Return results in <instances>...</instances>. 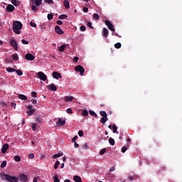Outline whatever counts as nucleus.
<instances>
[{"label": "nucleus", "mask_w": 182, "mask_h": 182, "mask_svg": "<svg viewBox=\"0 0 182 182\" xmlns=\"http://www.w3.org/2000/svg\"><path fill=\"white\" fill-rule=\"evenodd\" d=\"M53 77H54V79H62V75H60V73L55 71L53 73Z\"/></svg>", "instance_id": "obj_14"}, {"label": "nucleus", "mask_w": 182, "mask_h": 182, "mask_svg": "<svg viewBox=\"0 0 182 182\" xmlns=\"http://www.w3.org/2000/svg\"><path fill=\"white\" fill-rule=\"evenodd\" d=\"M66 18H68V16H66V14H62L58 17V18L60 19H66Z\"/></svg>", "instance_id": "obj_43"}, {"label": "nucleus", "mask_w": 182, "mask_h": 182, "mask_svg": "<svg viewBox=\"0 0 182 182\" xmlns=\"http://www.w3.org/2000/svg\"><path fill=\"white\" fill-rule=\"evenodd\" d=\"M114 48H116V49H120V48H122V43H115Z\"/></svg>", "instance_id": "obj_35"}, {"label": "nucleus", "mask_w": 182, "mask_h": 182, "mask_svg": "<svg viewBox=\"0 0 182 182\" xmlns=\"http://www.w3.org/2000/svg\"><path fill=\"white\" fill-rule=\"evenodd\" d=\"M63 156V154L58 153L53 156V159H59V157H62Z\"/></svg>", "instance_id": "obj_25"}, {"label": "nucleus", "mask_w": 182, "mask_h": 182, "mask_svg": "<svg viewBox=\"0 0 182 182\" xmlns=\"http://www.w3.org/2000/svg\"><path fill=\"white\" fill-rule=\"evenodd\" d=\"M136 178H137V176L134 173H131L127 176V181L130 182L136 181Z\"/></svg>", "instance_id": "obj_5"}, {"label": "nucleus", "mask_w": 182, "mask_h": 182, "mask_svg": "<svg viewBox=\"0 0 182 182\" xmlns=\"http://www.w3.org/2000/svg\"><path fill=\"white\" fill-rule=\"evenodd\" d=\"M157 146H159V144L156 141H154L151 144V147H157Z\"/></svg>", "instance_id": "obj_41"}, {"label": "nucleus", "mask_w": 182, "mask_h": 182, "mask_svg": "<svg viewBox=\"0 0 182 182\" xmlns=\"http://www.w3.org/2000/svg\"><path fill=\"white\" fill-rule=\"evenodd\" d=\"M9 45L12 46L14 50H18V42H16L15 40H11L9 42Z\"/></svg>", "instance_id": "obj_8"}, {"label": "nucleus", "mask_w": 182, "mask_h": 182, "mask_svg": "<svg viewBox=\"0 0 182 182\" xmlns=\"http://www.w3.org/2000/svg\"><path fill=\"white\" fill-rule=\"evenodd\" d=\"M6 12H14L15 11V6L12 4H9L6 9Z\"/></svg>", "instance_id": "obj_13"}, {"label": "nucleus", "mask_w": 182, "mask_h": 182, "mask_svg": "<svg viewBox=\"0 0 182 182\" xmlns=\"http://www.w3.org/2000/svg\"><path fill=\"white\" fill-rule=\"evenodd\" d=\"M75 70V72H80L81 76H83V73H85V68L82 65H77Z\"/></svg>", "instance_id": "obj_6"}, {"label": "nucleus", "mask_w": 182, "mask_h": 182, "mask_svg": "<svg viewBox=\"0 0 182 182\" xmlns=\"http://www.w3.org/2000/svg\"><path fill=\"white\" fill-rule=\"evenodd\" d=\"M28 158L29 159H34L35 158V155L33 154H28Z\"/></svg>", "instance_id": "obj_56"}, {"label": "nucleus", "mask_w": 182, "mask_h": 182, "mask_svg": "<svg viewBox=\"0 0 182 182\" xmlns=\"http://www.w3.org/2000/svg\"><path fill=\"white\" fill-rule=\"evenodd\" d=\"M25 58L26 60H35V55H32L31 53H27L25 55Z\"/></svg>", "instance_id": "obj_12"}, {"label": "nucleus", "mask_w": 182, "mask_h": 182, "mask_svg": "<svg viewBox=\"0 0 182 182\" xmlns=\"http://www.w3.org/2000/svg\"><path fill=\"white\" fill-rule=\"evenodd\" d=\"M63 5L66 9H69L70 8V3H69V1L64 0Z\"/></svg>", "instance_id": "obj_18"}, {"label": "nucleus", "mask_w": 182, "mask_h": 182, "mask_svg": "<svg viewBox=\"0 0 182 182\" xmlns=\"http://www.w3.org/2000/svg\"><path fill=\"white\" fill-rule=\"evenodd\" d=\"M8 149H9V144H4L1 148V153L3 154H5V153H6V151H8Z\"/></svg>", "instance_id": "obj_15"}, {"label": "nucleus", "mask_w": 182, "mask_h": 182, "mask_svg": "<svg viewBox=\"0 0 182 182\" xmlns=\"http://www.w3.org/2000/svg\"><path fill=\"white\" fill-rule=\"evenodd\" d=\"M80 31L82 32H85V31H86V27L85 26H80Z\"/></svg>", "instance_id": "obj_53"}, {"label": "nucleus", "mask_w": 182, "mask_h": 182, "mask_svg": "<svg viewBox=\"0 0 182 182\" xmlns=\"http://www.w3.org/2000/svg\"><path fill=\"white\" fill-rule=\"evenodd\" d=\"M31 96H32V97H36V96H38V93H36V92H35V91H33L31 92Z\"/></svg>", "instance_id": "obj_48"}, {"label": "nucleus", "mask_w": 182, "mask_h": 182, "mask_svg": "<svg viewBox=\"0 0 182 182\" xmlns=\"http://www.w3.org/2000/svg\"><path fill=\"white\" fill-rule=\"evenodd\" d=\"M100 116H102V117H107V113H106L105 111H100Z\"/></svg>", "instance_id": "obj_32"}, {"label": "nucleus", "mask_w": 182, "mask_h": 182, "mask_svg": "<svg viewBox=\"0 0 182 182\" xmlns=\"http://www.w3.org/2000/svg\"><path fill=\"white\" fill-rule=\"evenodd\" d=\"M78 136H80V137H82V136H83V131H79Z\"/></svg>", "instance_id": "obj_58"}, {"label": "nucleus", "mask_w": 182, "mask_h": 182, "mask_svg": "<svg viewBox=\"0 0 182 182\" xmlns=\"http://www.w3.org/2000/svg\"><path fill=\"white\" fill-rule=\"evenodd\" d=\"M11 4H13L14 6H19V5L21 4V3L18 1V0H12Z\"/></svg>", "instance_id": "obj_23"}, {"label": "nucleus", "mask_w": 182, "mask_h": 182, "mask_svg": "<svg viewBox=\"0 0 182 182\" xmlns=\"http://www.w3.org/2000/svg\"><path fill=\"white\" fill-rule=\"evenodd\" d=\"M76 140H77V136H75L72 139V143H75Z\"/></svg>", "instance_id": "obj_50"}, {"label": "nucleus", "mask_w": 182, "mask_h": 182, "mask_svg": "<svg viewBox=\"0 0 182 182\" xmlns=\"http://www.w3.org/2000/svg\"><path fill=\"white\" fill-rule=\"evenodd\" d=\"M59 164H60V162L59 161H57L54 164V168L56 170L58 167H59Z\"/></svg>", "instance_id": "obj_42"}, {"label": "nucleus", "mask_w": 182, "mask_h": 182, "mask_svg": "<svg viewBox=\"0 0 182 182\" xmlns=\"http://www.w3.org/2000/svg\"><path fill=\"white\" fill-rule=\"evenodd\" d=\"M56 23H58V25H63V21L60 20L57 21Z\"/></svg>", "instance_id": "obj_57"}, {"label": "nucleus", "mask_w": 182, "mask_h": 182, "mask_svg": "<svg viewBox=\"0 0 182 182\" xmlns=\"http://www.w3.org/2000/svg\"><path fill=\"white\" fill-rule=\"evenodd\" d=\"M37 75L39 79H41V80H43V82H46V80H48V77L46 76V75H45V73H43V72H38Z\"/></svg>", "instance_id": "obj_4"}, {"label": "nucleus", "mask_w": 182, "mask_h": 182, "mask_svg": "<svg viewBox=\"0 0 182 182\" xmlns=\"http://www.w3.org/2000/svg\"><path fill=\"white\" fill-rule=\"evenodd\" d=\"M100 122L102 124H105V123H106V122H107V117H102Z\"/></svg>", "instance_id": "obj_24"}, {"label": "nucleus", "mask_w": 182, "mask_h": 182, "mask_svg": "<svg viewBox=\"0 0 182 182\" xmlns=\"http://www.w3.org/2000/svg\"><path fill=\"white\" fill-rule=\"evenodd\" d=\"M112 130H113V133H119L117 132V127L116 126V124H114L112 125Z\"/></svg>", "instance_id": "obj_29"}, {"label": "nucleus", "mask_w": 182, "mask_h": 182, "mask_svg": "<svg viewBox=\"0 0 182 182\" xmlns=\"http://www.w3.org/2000/svg\"><path fill=\"white\" fill-rule=\"evenodd\" d=\"M38 127V125L36 124V123H33L31 125V128L33 132H36V127Z\"/></svg>", "instance_id": "obj_33"}, {"label": "nucleus", "mask_w": 182, "mask_h": 182, "mask_svg": "<svg viewBox=\"0 0 182 182\" xmlns=\"http://www.w3.org/2000/svg\"><path fill=\"white\" fill-rule=\"evenodd\" d=\"M47 18H48V21L53 19V14L51 13V14H48Z\"/></svg>", "instance_id": "obj_40"}, {"label": "nucleus", "mask_w": 182, "mask_h": 182, "mask_svg": "<svg viewBox=\"0 0 182 182\" xmlns=\"http://www.w3.org/2000/svg\"><path fill=\"white\" fill-rule=\"evenodd\" d=\"M109 144H111V146H114V139L113 138L110 137L109 139Z\"/></svg>", "instance_id": "obj_34"}, {"label": "nucleus", "mask_w": 182, "mask_h": 182, "mask_svg": "<svg viewBox=\"0 0 182 182\" xmlns=\"http://www.w3.org/2000/svg\"><path fill=\"white\" fill-rule=\"evenodd\" d=\"M30 25H31V26H32L33 28H36V23H33V22H32V21L30 22Z\"/></svg>", "instance_id": "obj_55"}, {"label": "nucleus", "mask_w": 182, "mask_h": 182, "mask_svg": "<svg viewBox=\"0 0 182 182\" xmlns=\"http://www.w3.org/2000/svg\"><path fill=\"white\" fill-rule=\"evenodd\" d=\"M87 26L90 28V29H93V26H92V22L88 21L87 23Z\"/></svg>", "instance_id": "obj_49"}, {"label": "nucleus", "mask_w": 182, "mask_h": 182, "mask_svg": "<svg viewBox=\"0 0 182 182\" xmlns=\"http://www.w3.org/2000/svg\"><path fill=\"white\" fill-rule=\"evenodd\" d=\"M73 99H74L73 96L65 97V102H73Z\"/></svg>", "instance_id": "obj_22"}, {"label": "nucleus", "mask_w": 182, "mask_h": 182, "mask_svg": "<svg viewBox=\"0 0 182 182\" xmlns=\"http://www.w3.org/2000/svg\"><path fill=\"white\" fill-rule=\"evenodd\" d=\"M36 6H35V5L31 6L32 11H38V7Z\"/></svg>", "instance_id": "obj_52"}, {"label": "nucleus", "mask_w": 182, "mask_h": 182, "mask_svg": "<svg viewBox=\"0 0 182 182\" xmlns=\"http://www.w3.org/2000/svg\"><path fill=\"white\" fill-rule=\"evenodd\" d=\"M102 36H103V38H107L109 36V30H107V28H104Z\"/></svg>", "instance_id": "obj_16"}, {"label": "nucleus", "mask_w": 182, "mask_h": 182, "mask_svg": "<svg viewBox=\"0 0 182 182\" xmlns=\"http://www.w3.org/2000/svg\"><path fill=\"white\" fill-rule=\"evenodd\" d=\"M66 112L70 113V114H72L73 113V111H72L70 108H68Z\"/></svg>", "instance_id": "obj_51"}, {"label": "nucleus", "mask_w": 182, "mask_h": 182, "mask_svg": "<svg viewBox=\"0 0 182 182\" xmlns=\"http://www.w3.org/2000/svg\"><path fill=\"white\" fill-rule=\"evenodd\" d=\"M73 181L75 182H82V178H80V176H73Z\"/></svg>", "instance_id": "obj_19"}, {"label": "nucleus", "mask_w": 182, "mask_h": 182, "mask_svg": "<svg viewBox=\"0 0 182 182\" xmlns=\"http://www.w3.org/2000/svg\"><path fill=\"white\" fill-rule=\"evenodd\" d=\"M35 5L36 6H41V5H42V0H36Z\"/></svg>", "instance_id": "obj_26"}, {"label": "nucleus", "mask_w": 182, "mask_h": 182, "mask_svg": "<svg viewBox=\"0 0 182 182\" xmlns=\"http://www.w3.org/2000/svg\"><path fill=\"white\" fill-rule=\"evenodd\" d=\"M74 147L75 149H77V147H79V144L74 142Z\"/></svg>", "instance_id": "obj_62"}, {"label": "nucleus", "mask_w": 182, "mask_h": 182, "mask_svg": "<svg viewBox=\"0 0 182 182\" xmlns=\"http://www.w3.org/2000/svg\"><path fill=\"white\" fill-rule=\"evenodd\" d=\"M82 148L84 149V150H86V149H87V144H85L82 146Z\"/></svg>", "instance_id": "obj_60"}, {"label": "nucleus", "mask_w": 182, "mask_h": 182, "mask_svg": "<svg viewBox=\"0 0 182 182\" xmlns=\"http://www.w3.org/2000/svg\"><path fill=\"white\" fill-rule=\"evenodd\" d=\"M36 121L37 123H42V122H43V119H42V118H41V117H36Z\"/></svg>", "instance_id": "obj_38"}, {"label": "nucleus", "mask_w": 182, "mask_h": 182, "mask_svg": "<svg viewBox=\"0 0 182 182\" xmlns=\"http://www.w3.org/2000/svg\"><path fill=\"white\" fill-rule=\"evenodd\" d=\"M65 48H66V45L60 46V48H59V51L60 52H64Z\"/></svg>", "instance_id": "obj_31"}, {"label": "nucleus", "mask_w": 182, "mask_h": 182, "mask_svg": "<svg viewBox=\"0 0 182 182\" xmlns=\"http://www.w3.org/2000/svg\"><path fill=\"white\" fill-rule=\"evenodd\" d=\"M127 151V146L122 147V153H126Z\"/></svg>", "instance_id": "obj_54"}, {"label": "nucleus", "mask_w": 182, "mask_h": 182, "mask_svg": "<svg viewBox=\"0 0 182 182\" xmlns=\"http://www.w3.org/2000/svg\"><path fill=\"white\" fill-rule=\"evenodd\" d=\"M45 2L47 4H52L53 2V0H45Z\"/></svg>", "instance_id": "obj_59"}, {"label": "nucleus", "mask_w": 182, "mask_h": 182, "mask_svg": "<svg viewBox=\"0 0 182 182\" xmlns=\"http://www.w3.org/2000/svg\"><path fill=\"white\" fill-rule=\"evenodd\" d=\"M31 100L33 105H36L38 103V101H36V100L32 99Z\"/></svg>", "instance_id": "obj_64"}, {"label": "nucleus", "mask_w": 182, "mask_h": 182, "mask_svg": "<svg viewBox=\"0 0 182 182\" xmlns=\"http://www.w3.org/2000/svg\"><path fill=\"white\" fill-rule=\"evenodd\" d=\"M65 124H66V121L61 118H59L58 121L56 122V125L58 126V127H60V126H65Z\"/></svg>", "instance_id": "obj_10"}, {"label": "nucleus", "mask_w": 182, "mask_h": 182, "mask_svg": "<svg viewBox=\"0 0 182 182\" xmlns=\"http://www.w3.org/2000/svg\"><path fill=\"white\" fill-rule=\"evenodd\" d=\"M14 160H15V161H17V162L21 161V156H19L18 155H16L14 156Z\"/></svg>", "instance_id": "obj_37"}, {"label": "nucleus", "mask_w": 182, "mask_h": 182, "mask_svg": "<svg viewBox=\"0 0 182 182\" xmlns=\"http://www.w3.org/2000/svg\"><path fill=\"white\" fill-rule=\"evenodd\" d=\"M53 180H54V182H60V181H59V178H58L57 175L54 176Z\"/></svg>", "instance_id": "obj_46"}, {"label": "nucleus", "mask_w": 182, "mask_h": 182, "mask_svg": "<svg viewBox=\"0 0 182 182\" xmlns=\"http://www.w3.org/2000/svg\"><path fill=\"white\" fill-rule=\"evenodd\" d=\"M55 31L58 35H63L64 33L63 30L59 26H55Z\"/></svg>", "instance_id": "obj_9"}, {"label": "nucleus", "mask_w": 182, "mask_h": 182, "mask_svg": "<svg viewBox=\"0 0 182 182\" xmlns=\"http://www.w3.org/2000/svg\"><path fill=\"white\" fill-rule=\"evenodd\" d=\"M89 113H90V114H91V116H95V117H97V114L96 112H95L94 111L90 110Z\"/></svg>", "instance_id": "obj_39"}, {"label": "nucleus", "mask_w": 182, "mask_h": 182, "mask_svg": "<svg viewBox=\"0 0 182 182\" xmlns=\"http://www.w3.org/2000/svg\"><path fill=\"white\" fill-rule=\"evenodd\" d=\"M13 60H14L15 62H18V60H19V56H18V54L15 53L13 54L11 56Z\"/></svg>", "instance_id": "obj_20"}, {"label": "nucleus", "mask_w": 182, "mask_h": 182, "mask_svg": "<svg viewBox=\"0 0 182 182\" xmlns=\"http://www.w3.org/2000/svg\"><path fill=\"white\" fill-rule=\"evenodd\" d=\"M33 106L32 105H28L27 106V109L28 110L26 111L27 114H28V116H32V114H33V112H36L35 108H33Z\"/></svg>", "instance_id": "obj_7"}, {"label": "nucleus", "mask_w": 182, "mask_h": 182, "mask_svg": "<svg viewBox=\"0 0 182 182\" xmlns=\"http://www.w3.org/2000/svg\"><path fill=\"white\" fill-rule=\"evenodd\" d=\"M21 43H23V45H29V41H28L25 39H22L21 40Z\"/></svg>", "instance_id": "obj_44"}, {"label": "nucleus", "mask_w": 182, "mask_h": 182, "mask_svg": "<svg viewBox=\"0 0 182 182\" xmlns=\"http://www.w3.org/2000/svg\"><path fill=\"white\" fill-rule=\"evenodd\" d=\"M105 23L107 26L108 29H109V31H112V32H114L116 31L114 26L109 20H105Z\"/></svg>", "instance_id": "obj_3"}, {"label": "nucleus", "mask_w": 182, "mask_h": 182, "mask_svg": "<svg viewBox=\"0 0 182 182\" xmlns=\"http://www.w3.org/2000/svg\"><path fill=\"white\" fill-rule=\"evenodd\" d=\"M106 153V148L102 149L100 152V154H101V156H103V154H105Z\"/></svg>", "instance_id": "obj_47"}, {"label": "nucleus", "mask_w": 182, "mask_h": 182, "mask_svg": "<svg viewBox=\"0 0 182 182\" xmlns=\"http://www.w3.org/2000/svg\"><path fill=\"white\" fill-rule=\"evenodd\" d=\"M6 69L7 72H9V73L16 71V70L13 68H6Z\"/></svg>", "instance_id": "obj_27"}, {"label": "nucleus", "mask_w": 182, "mask_h": 182, "mask_svg": "<svg viewBox=\"0 0 182 182\" xmlns=\"http://www.w3.org/2000/svg\"><path fill=\"white\" fill-rule=\"evenodd\" d=\"M81 114L82 116H89V112H87V109L82 110Z\"/></svg>", "instance_id": "obj_28"}, {"label": "nucleus", "mask_w": 182, "mask_h": 182, "mask_svg": "<svg viewBox=\"0 0 182 182\" xmlns=\"http://www.w3.org/2000/svg\"><path fill=\"white\" fill-rule=\"evenodd\" d=\"M88 11H89V9H87V7L83 8V12L87 13Z\"/></svg>", "instance_id": "obj_61"}, {"label": "nucleus", "mask_w": 182, "mask_h": 182, "mask_svg": "<svg viewBox=\"0 0 182 182\" xmlns=\"http://www.w3.org/2000/svg\"><path fill=\"white\" fill-rule=\"evenodd\" d=\"M93 18L95 19V21H99V19H100V16L96 13L93 14Z\"/></svg>", "instance_id": "obj_30"}, {"label": "nucleus", "mask_w": 182, "mask_h": 182, "mask_svg": "<svg viewBox=\"0 0 182 182\" xmlns=\"http://www.w3.org/2000/svg\"><path fill=\"white\" fill-rule=\"evenodd\" d=\"M47 87L48 89H49V90H51L52 92H56V90H58V87H56L55 84H50L48 85Z\"/></svg>", "instance_id": "obj_11"}, {"label": "nucleus", "mask_w": 182, "mask_h": 182, "mask_svg": "<svg viewBox=\"0 0 182 182\" xmlns=\"http://www.w3.org/2000/svg\"><path fill=\"white\" fill-rule=\"evenodd\" d=\"M1 168H4V167H6V161H4L1 164Z\"/></svg>", "instance_id": "obj_45"}, {"label": "nucleus", "mask_w": 182, "mask_h": 182, "mask_svg": "<svg viewBox=\"0 0 182 182\" xmlns=\"http://www.w3.org/2000/svg\"><path fill=\"white\" fill-rule=\"evenodd\" d=\"M18 99L21 100H28V97H26L25 95L20 94L18 95Z\"/></svg>", "instance_id": "obj_21"}, {"label": "nucleus", "mask_w": 182, "mask_h": 182, "mask_svg": "<svg viewBox=\"0 0 182 182\" xmlns=\"http://www.w3.org/2000/svg\"><path fill=\"white\" fill-rule=\"evenodd\" d=\"M0 178L1 180H6L8 182H18V178L16 176H11L9 174L0 173Z\"/></svg>", "instance_id": "obj_1"}, {"label": "nucleus", "mask_w": 182, "mask_h": 182, "mask_svg": "<svg viewBox=\"0 0 182 182\" xmlns=\"http://www.w3.org/2000/svg\"><path fill=\"white\" fill-rule=\"evenodd\" d=\"M19 178H20V181L22 182L28 181V176H26V175H25V174H21L19 176Z\"/></svg>", "instance_id": "obj_17"}, {"label": "nucleus", "mask_w": 182, "mask_h": 182, "mask_svg": "<svg viewBox=\"0 0 182 182\" xmlns=\"http://www.w3.org/2000/svg\"><path fill=\"white\" fill-rule=\"evenodd\" d=\"M79 60V58L78 57H75L73 59V62L76 63Z\"/></svg>", "instance_id": "obj_63"}, {"label": "nucleus", "mask_w": 182, "mask_h": 182, "mask_svg": "<svg viewBox=\"0 0 182 182\" xmlns=\"http://www.w3.org/2000/svg\"><path fill=\"white\" fill-rule=\"evenodd\" d=\"M16 74L18 75V76H22L23 75V73H22V70H16Z\"/></svg>", "instance_id": "obj_36"}, {"label": "nucleus", "mask_w": 182, "mask_h": 182, "mask_svg": "<svg viewBox=\"0 0 182 182\" xmlns=\"http://www.w3.org/2000/svg\"><path fill=\"white\" fill-rule=\"evenodd\" d=\"M22 23L20 21H15L13 23V32L14 33H16L17 35H19L21 33V29H22Z\"/></svg>", "instance_id": "obj_2"}]
</instances>
